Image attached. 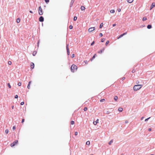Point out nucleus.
I'll return each instance as SVG.
<instances>
[{"label": "nucleus", "instance_id": "nucleus-47", "mask_svg": "<svg viewBox=\"0 0 155 155\" xmlns=\"http://www.w3.org/2000/svg\"><path fill=\"white\" fill-rule=\"evenodd\" d=\"M18 95H16L15 96V98H18Z\"/></svg>", "mask_w": 155, "mask_h": 155}, {"label": "nucleus", "instance_id": "nucleus-10", "mask_svg": "<svg viewBox=\"0 0 155 155\" xmlns=\"http://www.w3.org/2000/svg\"><path fill=\"white\" fill-rule=\"evenodd\" d=\"M99 123V120L97 119L95 121H94L93 122V124L94 125H96L97 123Z\"/></svg>", "mask_w": 155, "mask_h": 155}, {"label": "nucleus", "instance_id": "nucleus-3", "mask_svg": "<svg viewBox=\"0 0 155 155\" xmlns=\"http://www.w3.org/2000/svg\"><path fill=\"white\" fill-rule=\"evenodd\" d=\"M38 13L40 15H42L43 14V12L41 6H40L39 7Z\"/></svg>", "mask_w": 155, "mask_h": 155}, {"label": "nucleus", "instance_id": "nucleus-23", "mask_svg": "<svg viewBox=\"0 0 155 155\" xmlns=\"http://www.w3.org/2000/svg\"><path fill=\"white\" fill-rule=\"evenodd\" d=\"M151 27H152V26L150 25H148L147 26V28L148 29H150L151 28Z\"/></svg>", "mask_w": 155, "mask_h": 155}, {"label": "nucleus", "instance_id": "nucleus-60", "mask_svg": "<svg viewBox=\"0 0 155 155\" xmlns=\"http://www.w3.org/2000/svg\"><path fill=\"white\" fill-rule=\"evenodd\" d=\"M120 155H124V154L123 153H122Z\"/></svg>", "mask_w": 155, "mask_h": 155}, {"label": "nucleus", "instance_id": "nucleus-45", "mask_svg": "<svg viewBox=\"0 0 155 155\" xmlns=\"http://www.w3.org/2000/svg\"><path fill=\"white\" fill-rule=\"evenodd\" d=\"M24 102H21V105H24Z\"/></svg>", "mask_w": 155, "mask_h": 155}, {"label": "nucleus", "instance_id": "nucleus-4", "mask_svg": "<svg viewBox=\"0 0 155 155\" xmlns=\"http://www.w3.org/2000/svg\"><path fill=\"white\" fill-rule=\"evenodd\" d=\"M18 143V141L17 140H15L11 144V146L13 147L16 144Z\"/></svg>", "mask_w": 155, "mask_h": 155}, {"label": "nucleus", "instance_id": "nucleus-16", "mask_svg": "<svg viewBox=\"0 0 155 155\" xmlns=\"http://www.w3.org/2000/svg\"><path fill=\"white\" fill-rule=\"evenodd\" d=\"M96 56V54H94V55L92 57V58L91 59V61H92L95 58V57Z\"/></svg>", "mask_w": 155, "mask_h": 155}, {"label": "nucleus", "instance_id": "nucleus-14", "mask_svg": "<svg viewBox=\"0 0 155 155\" xmlns=\"http://www.w3.org/2000/svg\"><path fill=\"white\" fill-rule=\"evenodd\" d=\"M31 83V81H30L28 83V86H27V88L28 89H30V85Z\"/></svg>", "mask_w": 155, "mask_h": 155}, {"label": "nucleus", "instance_id": "nucleus-51", "mask_svg": "<svg viewBox=\"0 0 155 155\" xmlns=\"http://www.w3.org/2000/svg\"><path fill=\"white\" fill-rule=\"evenodd\" d=\"M132 73H133L135 72V70H133L132 71Z\"/></svg>", "mask_w": 155, "mask_h": 155}, {"label": "nucleus", "instance_id": "nucleus-59", "mask_svg": "<svg viewBox=\"0 0 155 155\" xmlns=\"http://www.w3.org/2000/svg\"><path fill=\"white\" fill-rule=\"evenodd\" d=\"M143 117H142L141 118V120H143Z\"/></svg>", "mask_w": 155, "mask_h": 155}, {"label": "nucleus", "instance_id": "nucleus-1", "mask_svg": "<svg viewBox=\"0 0 155 155\" xmlns=\"http://www.w3.org/2000/svg\"><path fill=\"white\" fill-rule=\"evenodd\" d=\"M142 87V85L141 84L135 85L133 87L134 90L135 91H137L141 88Z\"/></svg>", "mask_w": 155, "mask_h": 155}, {"label": "nucleus", "instance_id": "nucleus-12", "mask_svg": "<svg viewBox=\"0 0 155 155\" xmlns=\"http://www.w3.org/2000/svg\"><path fill=\"white\" fill-rule=\"evenodd\" d=\"M104 48H103L102 49L100 50V51L98 52V53H101L104 51Z\"/></svg>", "mask_w": 155, "mask_h": 155}, {"label": "nucleus", "instance_id": "nucleus-48", "mask_svg": "<svg viewBox=\"0 0 155 155\" xmlns=\"http://www.w3.org/2000/svg\"><path fill=\"white\" fill-rule=\"evenodd\" d=\"M78 132H75V135L76 136V135H78Z\"/></svg>", "mask_w": 155, "mask_h": 155}, {"label": "nucleus", "instance_id": "nucleus-24", "mask_svg": "<svg viewBox=\"0 0 155 155\" xmlns=\"http://www.w3.org/2000/svg\"><path fill=\"white\" fill-rule=\"evenodd\" d=\"M110 12L111 13H114L115 12V11L114 10H111L110 11Z\"/></svg>", "mask_w": 155, "mask_h": 155}, {"label": "nucleus", "instance_id": "nucleus-19", "mask_svg": "<svg viewBox=\"0 0 155 155\" xmlns=\"http://www.w3.org/2000/svg\"><path fill=\"white\" fill-rule=\"evenodd\" d=\"M134 1V0H127V2L129 3H131Z\"/></svg>", "mask_w": 155, "mask_h": 155}, {"label": "nucleus", "instance_id": "nucleus-63", "mask_svg": "<svg viewBox=\"0 0 155 155\" xmlns=\"http://www.w3.org/2000/svg\"><path fill=\"white\" fill-rule=\"evenodd\" d=\"M90 155H94L93 154H90Z\"/></svg>", "mask_w": 155, "mask_h": 155}, {"label": "nucleus", "instance_id": "nucleus-49", "mask_svg": "<svg viewBox=\"0 0 155 155\" xmlns=\"http://www.w3.org/2000/svg\"><path fill=\"white\" fill-rule=\"evenodd\" d=\"M117 10L118 12H120L121 11V9L120 8H118Z\"/></svg>", "mask_w": 155, "mask_h": 155}, {"label": "nucleus", "instance_id": "nucleus-2", "mask_svg": "<svg viewBox=\"0 0 155 155\" xmlns=\"http://www.w3.org/2000/svg\"><path fill=\"white\" fill-rule=\"evenodd\" d=\"M77 67L75 64H72L71 67V71L72 72H74L77 70Z\"/></svg>", "mask_w": 155, "mask_h": 155}, {"label": "nucleus", "instance_id": "nucleus-35", "mask_svg": "<svg viewBox=\"0 0 155 155\" xmlns=\"http://www.w3.org/2000/svg\"><path fill=\"white\" fill-rule=\"evenodd\" d=\"M73 28V27L72 25H70L69 27V28L70 29H71Z\"/></svg>", "mask_w": 155, "mask_h": 155}, {"label": "nucleus", "instance_id": "nucleus-31", "mask_svg": "<svg viewBox=\"0 0 155 155\" xmlns=\"http://www.w3.org/2000/svg\"><path fill=\"white\" fill-rule=\"evenodd\" d=\"M84 62L85 63V64H88V61L87 60H86V61H84Z\"/></svg>", "mask_w": 155, "mask_h": 155}, {"label": "nucleus", "instance_id": "nucleus-28", "mask_svg": "<svg viewBox=\"0 0 155 155\" xmlns=\"http://www.w3.org/2000/svg\"><path fill=\"white\" fill-rule=\"evenodd\" d=\"M103 23H101V24H100V28H101L103 26Z\"/></svg>", "mask_w": 155, "mask_h": 155}, {"label": "nucleus", "instance_id": "nucleus-6", "mask_svg": "<svg viewBox=\"0 0 155 155\" xmlns=\"http://www.w3.org/2000/svg\"><path fill=\"white\" fill-rule=\"evenodd\" d=\"M66 49L67 50V52L68 55H69L70 54V52L69 49V45L67 44L66 46Z\"/></svg>", "mask_w": 155, "mask_h": 155}, {"label": "nucleus", "instance_id": "nucleus-54", "mask_svg": "<svg viewBox=\"0 0 155 155\" xmlns=\"http://www.w3.org/2000/svg\"><path fill=\"white\" fill-rule=\"evenodd\" d=\"M109 113H110L109 111H107V114H109Z\"/></svg>", "mask_w": 155, "mask_h": 155}, {"label": "nucleus", "instance_id": "nucleus-21", "mask_svg": "<svg viewBox=\"0 0 155 155\" xmlns=\"http://www.w3.org/2000/svg\"><path fill=\"white\" fill-rule=\"evenodd\" d=\"M113 140L112 139L108 143V144L109 145H110L111 144V143L113 142Z\"/></svg>", "mask_w": 155, "mask_h": 155}, {"label": "nucleus", "instance_id": "nucleus-53", "mask_svg": "<svg viewBox=\"0 0 155 155\" xmlns=\"http://www.w3.org/2000/svg\"><path fill=\"white\" fill-rule=\"evenodd\" d=\"M12 109H14V106L13 105L12 106Z\"/></svg>", "mask_w": 155, "mask_h": 155}, {"label": "nucleus", "instance_id": "nucleus-44", "mask_svg": "<svg viewBox=\"0 0 155 155\" xmlns=\"http://www.w3.org/2000/svg\"><path fill=\"white\" fill-rule=\"evenodd\" d=\"M24 121H25V119H22V120L21 121V123L23 124V122H24Z\"/></svg>", "mask_w": 155, "mask_h": 155}, {"label": "nucleus", "instance_id": "nucleus-26", "mask_svg": "<svg viewBox=\"0 0 155 155\" xmlns=\"http://www.w3.org/2000/svg\"><path fill=\"white\" fill-rule=\"evenodd\" d=\"M147 20V18L146 17H143V21H145Z\"/></svg>", "mask_w": 155, "mask_h": 155}, {"label": "nucleus", "instance_id": "nucleus-5", "mask_svg": "<svg viewBox=\"0 0 155 155\" xmlns=\"http://www.w3.org/2000/svg\"><path fill=\"white\" fill-rule=\"evenodd\" d=\"M95 28L94 27H91V28H89L88 29V31L89 32H91L93 31H94V30H95Z\"/></svg>", "mask_w": 155, "mask_h": 155}, {"label": "nucleus", "instance_id": "nucleus-61", "mask_svg": "<svg viewBox=\"0 0 155 155\" xmlns=\"http://www.w3.org/2000/svg\"><path fill=\"white\" fill-rule=\"evenodd\" d=\"M150 155H154L153 154H151Z\"/></svg>", "mask_w": 155, "mask_h": 155}, {"label": "nucleus", "instance_id": "nucleus-33", "mask_svg": "<svg viewBox=\"0 0 155 155\" xmlns=\"http://www.w3.org/2000/svg\"><path fill=\"white\" fill-rule=\"evenodd\" d=\"M12 62L10 61H9L8 62V64L10 65L12 64Z\"/></svg>", "mask_w": 155, "mask_h": 155}, {"label": "nucleus", "instance_id": "nucleus-13", "mask_svg": "<svg viewBox=\"0 0 155 155\" xmlns=\"http://www.w3.org/2000/svg\"><path fill=\"white\" fill-rule=\"evenodd\" d=\"M74 0H71V2L70 3V7H71L72 6L74 2Z\"/></svg>", "mask_w": 155, "mask_h": 155}, {"label": "nucleus", "instance_id": "nucleus-36", "mask_svg": "<svg viewBox=\"0 0 155 155\" xmlns=\"http://www.w3.org/2000/svg\"><path fill=\"white\" fill-rule=\"evenodd\" d=\"M87 110V107H85L84 109V111H86Z\"/></svg>", "mask_w": 155, "mask_h": 155}, {"label": "nucleus", "instance_id": "nucleus-56", "mask_svg": "<svg viewBox=\"0 0 155 155\" xmlns=\"http://www.w3.org/2000/svg\"><path fill=\"white\" fill-rule=\"evenodd\" d=\"M128 121L127 120H126V121H125V123H128Z\"/></svg>", "mask_w": 155, "mask_h": 155}, {"label": "nucleus", "instance_id": "nucleus-9", "mask_svg": "<svg viewBox=\"0 0 155 155\" xmlns=\"http://www.w3.org/2000/svg\"><path fill=\"white\" fill-rule=\"evenodd\" d=\"M30 66H31V69H33L35 67V65H34V63H33L32 62L31 63Z\"/></svg>", "mask_w": 155, "mask_h": 155}, {"label": "nucleus", "instance_id": "nucleus-58", "mask_svg": "<svg viewBox=\"0 0 155 155\" xmlns=\"http://www.w3.org/2000/svg\"><path fill=\"white\" fill-rule=\"evenodd\" d=\"M39 41H38V47L39 46Z\"/></svg>", "mask_w": 155, "mask_h": 155}, {"label": "nucleus", "instance_id": "nucleus-46", "mask_svg": "<svg viewBox=\"0 0 155 155\" xmlns=\"http://www.w3.org/2000/svg\"><path fill=\"white\" fill-rule=\"evenodd\" d=\"M150 118V117H149V118H147V119H146L145 120V121H147Z\"/></svg>", "mask_w": 155, "mask_h": 155}, {"label": "nucleus", "instance_id": "nucleus-7", "mask_svg": "<svg viewBox=\"0 0 155 155\" xmlns=\"http://www.w3.org/2000/svg\"><path fill=\"white\" fill-rule=\"evenodd\" d=\"M127 34V32H125V33L123 34H122V35H120L117 38V39H119L121 37H122L124 35Z\"/></svg>", "mask_w": 155, "mask_h": 155}, {"label": "nucleus", "instance_id": "nucleus-11", "mask_svg": "<svg viewBox=\"0 0 155 155\" xmlns=\"http://www.w3.org/2000/svg\"><path fill=\"white\" fill-rule=\"evenodd\" d=\"M155 6V3H153L150 6V10Z\"/></svg>", "mask_w": 155, "mask_h": 155}, {"label": "nucleus", "instance_id": "nucleus-34", "mask_svg": "<svg viewBox=\"0 0 155 155\" xmlns=\"http://www.w3.org/2000/svg\"><path fill=\"white\" fill-rule=\"evenodd\" d=\"M105 101V100L104 99H101L100 100V101L101 102H103Z\"/></svg>", "mask_w": 155, "mask_h": 155}, {"label": "nucleus", "instance_id": "nucleus-62", "mask_svg": "<svg viewBox=\"0 0 155 155\" xmlns=\"http://www.w3.org/2000/svg\"><path fill=\"white\" fill-rule=\"evenodd\" d=\"M125 79V78H123V79Z\"/></svg>", "mask_w": 155, "mask_h": 155}, {"label": "nucleus", "instance_id": "nucleus-52", "mask_svg": "<svg viewBox=\"0 0 155 155\" xmlns=\"http://www.w3.org/2000/svg\"><path fill=\"white\" fill-rule=\"evenodd\" d=\"M116 25V24H114L113 25V27H114Z\"/></svg>", "mask_w": 155, "mask_h": 155}, {"label": "nucleus", "instance_id": "nucleus-25", "mask_svg": "<svg viewBox=\"0 0 155 155\" xmlns=\"http://www.w3.org/2000/svg\"><path fill=\"white\" fill-rule=\"evenodd\" d=\"M90 144V142L89 141H87L86 142V144L87 145H89Z\"/></svg>", "mask_w": 155, "mask_h": 155}, {"label": "nucleus", "instance_id": "nucleus-17", "mask_svg": "<svg viewBox=\"0 0 155 155\" xmlns=\"http://www.w3.org/2000/svg\"><path fill=\"white\" fill-rule=\"evenodd\" d=\"M118 110L119 111L121 112L123 111V109L122 108L120 107L118 108Z\"/></svg>", "mask_w": 155, "mask_h": 155}, {"label": "nucleus", "instance_id": "nucleus-50", "mask_svg": "<svg viewBox=\"0 0 155 155\" xmlns=\"http://www.w3.org/2000/svg\"><path fill=\"white\" fill-rule=\"evenodd\" d=\"M74 57V54H72L71 57L72 58H73Z\"/></svg>", "mask_w": 155, "mask_h": 155}, {"label": "nucleus", "instance_id": "nucleus-43", "mask_svg": "<svg viewBox=\"0 0 155 155\" xmlns=\"http://www.w3.org/2000/svg\"><path fill=\"white\" fill-rule=\"evenodd\" d=\"M104 40H105L104 39V38H103V39H101V41L102 42H103L104 41Z\"/></svg>", "mask_w": 155, "mask_h": 155}, {"label": "nucleus", "instance_id": "nucleus-8", "mask_svg": "<svg viewBox=\"0 0 155 155\" xmlns=\"http://www.w3.org/2000/svg\"><path fill=\"white\" fill-rule=\"evenodd\" d=\"M44 18L42 16H41L39 18V21L40 22H43L44 21Z\"/></svg>", "mask_w": 155, "mask_h": 155}, {"label": "nucleus", "instance_id": "nucleus-38", "mask_svg": "<svg viewBox=\"0 0 155 155\" xmlns=\"http://www.w3.org/2000/svg\"><path fill=\"white\" fill-rule=\"evenodd\" d=\"M5 132L6 134H8V129L6 130Z\"/></svg>", "mask_w": 155, "mask_h": 155}, {"label": "nucleus", "instance_id": "nucleus-22", "mask_svg": "<svg viewBox=\"0 0 155 155\" xmlns=\"http://www.w3.org/2000/svg\"><path fill=\"white\" fill-rule=\"evenodd\" d=\"M20 19L19 18H18L16 20V22L17 23H18L20 22Z\"/></svg>", "mask_w": 155, "mask_h": 155}, {"label": "nucleus", "instance_id": "nucleus-20", "mask_svg": "<svg viewBox=\"0 0 155 155\" xmlns=\"http://www.w3.org/2000/svg\"><path fill=\"white\" fill-rule=\"evenodd\" d=\"M114 99L115 101H117L118 99V97L117 96H116L114 97Z\"/></svg>", "mask_w": 155, "mask_h": 155}, {"label": "nucleus", "instance_id": "nucleus-57", "mask_svg": "<svg viewBox=\"0 0 155 155\" xmlns=\"http://www.w3.org/2000/svg\"><path fill=\"white\" fill-rule=\"evenodd\" d=\"M29 12H30V13H33V12L32 11H29Z\"/></svg>", "mask_w": 155, "mask_h": 155}, {"label": "nucleus", "instance_id": "nucleus-39", "mask_svg": "<svg viewBox=\"0 0 155 155\" xmlns=\"http://www.w3.org/2000/svg\"><path fill=\"white\" fill-rule=\"evenodd\" d=\"M45 1L46 3H48L49 1V0H45Z\"/></svg>", "mask_w": 155, "mask_h": 155}, {"label": "nucleus", "instance_id": "nucleus-41", "mask_svg": "<svg viewBox=\"0 0 155 155\" xmlns=\"http://www.w3.org/2000/svg\"><path fill=\"white\" fill-rule=\"evenodd\" d=\"M99 36L101 37H102L103 36V34L101 33H100L99 34Z\"/></svg>", "mask_w": 155, "mask_h": 155}, {"label": "nucleus", "instance_id": "nucleus-55", "mask_svg": "<svg viewBox=\"0 0 155 155\" xmlns=\"http://www.w3.org/2000/svg\"><path fill=\"white\" fill-rule=\"evenodd\" d=\"M151 130V128H149L148 129V130L150 131Z\"/></svg>", "mask_w": 155, "mask_h": 155}, {"label": "nucleus", "instance_id": "nucleus-27", "mask_svg": "<svg viewBox=\"0 0 155 155\" xmlns=\"http://www.w3.org/2000/svg\"><path fill=\"white\" fill-rule=\"evenodd\" d=\"M109 43V41L108 40L107 41L105 44V45L106 46H107V45Z\"/></svg>", "mask_w": 155, "mask_h": 155}, {"label": "nucleus", "instance_id": "nucleus-42", "mask_svg": "<svg viewBox=\"0 0 155 155\" xmlns=\"http://www.w3.org/2000/svg\"><path fill=\"white\" fill-rule=\"evenodd\" d=\"M94 43V41H93L91 44V45H93Z\"/></svg>", "mask_w": 155, "mask_h": 155}, {"label": "nucleus", "instance_id": "nucleus-40", "mask_svg": "<svg viewBox=\"0 0 155 155\" xmlns=\"http://www.w3.org/2000/svg\"><path fill=\"white\" fill-rule=\"evenodd\" d=\"M16 129V127L15 126H14L13 127L12 129L13 130H15Z\"/></svg>", "mask_w": 155, "mask_h": 155}, {"label": "nucleus", "instance_id": "nucleus-32", "mask_svg": "<svg viewBox=\"0 0 155 155\" xmlns=\"http://www.w3.org/2000/svg\"><path fill=\"white\" fill-rule=\"evenodd\" d=\"M8 85L9 88H11V86L9 83H8Z\"/></svg>", "mask_w": 155, "mask_h": 155}, {"label": "nucleus", "instance_id": "nucleus-15", "mask_svg": "<svg viewBox=\"0 0 155 155\" xmlns=\"http://www.w3.org/2000/svg\"><path fill=\"white\" fill-rule=\"evenodd\" d=\"M81 9L82 11H83L85 10V8L84 6H81Z\"/></svg>", "mask_w": 155, "mask_h": 155}, {"label": "nucleus", "instance_id": "nucleus-30", "mask_svg": "<svg viewBox=\"0 0 155 155\" xmlns=\"http://www.w3.org/2000/svg\"><path fill=\"white\" fill-rule=\"evenodd\" d=\"M77 18L76 16H74V20L75 21L77 20Z\"/></svg>", "mask_w": 155, "mask_h": 155}, {"label": "nucleus", "instance_id": "nucleus-29", "mask_svg": "<svg viewBox=\"0 0 155 155\" xmlns=\"http://www.w3.org/2000/svg\"><path fill=\"white\" fill-rule=\"evenodd\" d=\"M71 124L72 125H73L74 124V121H71Z\"/></svg>", "mask_w": 155, "mask_h": 155}, {"label": "nucleus", "instance_id": "nucleus-37", "mask_svg": "<svg viewBox=\"0 0 155 155\" xmlns=\"http://www.w3.org/2000/svg\"><path fill=\"white\" fill-rule=\"evenodd\" d=\"M18 85L19 86H21V82H19L18 83Z\"/></svg>", "mask_w": 155, "mask_h": 155}, {"label": "nucleus", "instance_id": "nucleus-18", "mask_svg": "<svg viewBox=\"0 0 155 155\" xmlns=\"http://www.w3.org/2000/svg\"><path fill=\"white\" fill-rule=\"evenodd\" d=\"M37 51H33V55L34 56H35V55L36 54H37Z\"/></svg>", "mask_w": 155, "mask_h": 155}]
</instances>
